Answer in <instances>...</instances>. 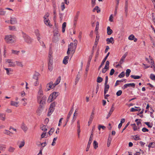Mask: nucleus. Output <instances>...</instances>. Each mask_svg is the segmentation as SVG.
<instances>
[{"label":"nucleus","mask_w":155,"mask_h":155,"mask_svg":"<svg viewBox=\"0 0 155 155\" xmlns=\"http://www.w3.org/2000/svg\"><path fill=\"white\" fill-rule=\"evenodd\" d=\"M74 43L71 42L68 46V48L67 52V54L68 55L70 54V51H71L74 53L76 48L78 41L75 39L74 40Z\"/></svg>","instance_id":"nucleus-1"},{"label":"nucleus","mask_w":155,"mask_h":155,"mask_svg":"<svg viewBox=\"0 0 155 155\" xmlns=\"http://www.w3.org/2000/svg\"><path fill=\"white\" fill-rule=\"evenodd\" d=\"M5 39L7 43L12 44L15 42V37L12 35H9L5 36Z\"/></svg>","instance_id":"nucleus-2"},{"label":"nucleus","mask_w":155,"mask_h":155,"mask_svg":"<svg viewBox=\"0 0 155 155\" xmlns=\"http://www.w3.org/2000/svg\"><path fill=\"white\" fill-rule=\"evenodd\" d=\"M60 34L58 29H55L53 31V36L52 41L54 42H56L60 39Z\"/></svg>","instance_id":"nucleus-3"},{"label":"nucleus","mask_w":155,"mask_h":155,"mask_svg":"<svg viewBox=\"0 0 155 155\" xmlns=\"http://www.w3.org/2000/svg\"><path fill=\"white\" fill-rule=\"evenodd\" d=\"M22 36L23 38L25 41L28 44L31 43L32 40L28 35L23 32H22Z\"/></svg>","instance_id":"nucleus-4"},{"label":"nucleus","mask_w":155,"mask_h":155,"mask_svg":"<svg viewBox=\"0 0 155 155\" xmlns=\"http://www.w3.org/2000/svg\"><path fill=\"white\" fill-rule=\"evenodd\" d=\"M49 14L48 13H46L44 17V22L45 24L47 26L49 27H51L52 26L51 24L50 23V21L48 18V17Z\"/></svg>","instance_id":"nucleus-5"},{"label":"nucleus","mask_w":155,"mask_h":155,"mask_svg":"<svg viewBox=\"0 0 155 155\" xmlns=\"http://www.w3.org/2000/svg\"><path fill=\"white\" fill-rule=\"evenodd\" d=\"M46 99V97L45 95L43 96L42 100H41L40 97H39L38 103L40 104V107H43V106L45 104Z\"/></svg>","instance_id":"nucleus-6"},{"label":"nucleus","mask_w":155,"mask_h":155,"mask_svg":"<svg viewBox=\"0 0 155 155\" xmlns=\"http://www.w3.org/2000/svg\"><path fill=\"white\" fill-rule=\"evenodd\" d=\"M6 62L7 64H8V66L9 67H15L16 66L15 62L13 61L12 60L7 59L6 60Z\"/></svg>","instance_id":"nucleus-7"},{"label":"nucleus","mask_w":155,"mask_h":155,"mask_svg":"<svg viewBox=\"0 0 155 155\" xmlns=\"http://www.w3.org/2000/svg\"><path fill=\"white\" fill-rule=\"evenodd\" d=\"M10 23L12 25L17 24L18 21L17 18L15 17H10Z\"/></svg>","instance_id":"nucleus-8"},{"label":"nucleus","mask_w":155,"mask_h":155,"mask_svg":"<svg viewBox=\"0 0 155 155\" xmlns=\"http://www.w3.org/2000/svg\"><path fill=\"white\" fill-rule=\"evenodd\" d=\"M135 86V84L134 83L127 84H124V86L122 87V88H123L124 89L127 88L128 87H134Z\"/></svg>","instance_id":"nucleus-9"},{"label":"nucleus","mask_w":155,"mask_h":155,"mask_svg":"<svg viewBox=\"0 0 155 155\" xmlns=\"http://www.w3.org/2000/svg\"><path fill=\"white\" fill-rule=\"evenodd\" d=\"M110 54V52H108L105 57L104 59L102 61V62L101 63V65L100 66L98 69L99 70L102 66L104 64L105 62L106 59L107 58V57L109 56Z\"/></svg>","instance_id":"nucleus-10"},{"label":"nucleus","mask_w":155,"mask_h":155,"mask_svg":"<svg viewBox=\"0 0 155 155\" xmlns=\"http://www.w3.org/2000/svg\"><path fill=\"white\" fill-rule=\"evenodd\" d=\"M55 106V102H53L51 103L50 105V107L49 109V112L51 113L53 112L54 110V107Z\"/></svg>","instance_id":"nucleus-11"},{"label":"nucleus","mask_w":155,"mask_h":155,"mask_svg":"<svg viewBox=\"0 0 155 155\" xmlns=\"http://www.w3.org/2000/svg\"><path fill=\"white\" fill-rule=\"evenodd\" d=\"M41 96L43 95V92L42 88L41 85L39 87V90L38 92V95L37 96Z\"/></svg>","instance_id":"nucleus-12"},{"label":"nucleus","mask_w":155,"mask_h":155,"mask_svg":"<svg viewBox=\"0 0 155 155\" xmlns=\"http://www.w3.org/2000/svg\"><path fill=\"white\" fill-rule=\"evenodd\" d=\"M53 83L51 81L48 84L46 85L47 89L45 90L46 91H49L51 88H52Z\"/></svg>","instance_id":"nucleus-13"},{"label":"nucleus","mask_w":155,"mask_h":155,"mask_svg":"<svg viewBox=\"0 0 155 155\" xmlns=\"http://www.w3.org/2000/svg\"><path fill=\"white\" fill-rule=\"evenodd\" d=\"M59 93L58 92H54L52 93L50 95V97H52L53 99H55L59 95Z\"/></svg>","instance_id":"nucleus-14"},{"label":"nucleus","mask_w":155,"mask_h":155,"mask_svg":"<svg viewBox=\"0 0 155 155\" xmlns=\"http://www.w3.org/2000/svg\"><path fill=\"white\" fill-rule=\"evenodd\" d=\"M109 85L107 84V83L104 84V93L105 94L107 92L109 88Z\"/></svg>","instance_id":"nucleus-15"},{"label":"nucleus","mask_w":155,"mask_h":155,"mask_svg":"<svg viewBox=\"0 0 155 155\" xmlns=\"http://www.w3.org/2000/svg\"><path fill=\"white\" fill-rule=\"evenodd\" d=\"M127 55V52H126L122 57L121 58L119 63L120 64H122L124 62V60L125 59Z\"/></svg>","instance_id":"nucleus-16"},{"label":"nucleus","mask_w":155,"mask_h":155,"mask_svg":"<svg viewBox=\"0 0 155 155\" xmlns=\"http://www.w3.org/2000/svg\"><path fill=\"white\" fill-rule=\"evenodd\" d=\"M106 41H107V44H109L110 43L113 44L114 42V38L112 37L107 38L106 39Z\"/></svg>","instance_id":"nucleus-17"},{"label":"nucleus","mask_w":155,"mask_h":155,"mask_svg":"<svg viewBox=\"0 0 155 155\" xmlns=\"http://www.w3.org/2000/svg\"><path fill=\"white\" fill-rule=\"evenodd\" d=\"M40 75V74L38 72H36L35 73L33 76V78L36 80H38V76Z\"/></svg>","instance_id":"nucleus-18"},{"label":"nucleus","mask_w":155,"mask_h":155,"mask_svg":"<svg viewBox=\"0 0 155 155\" xmlns=\"http://www.w3.org/2000/svg\"><path fill=\"white\" fill-rule=\"evenodd\" d=\"M35 33L37 39L38 40H39L41 38L40 37V34L39 32V31L38 30H36L35 31Z\"/></svg>","instance_id":"nucleus-19"},{"label":"nucleus","mask_w":155,"mask_h":155,"mask_svg":"<svg viewBox=\"0 0 155 155\" xmlns=\"http://www.w3.org/2000/svg\"><path fill=\"white\" fill-rule=\"evenodd\" d=\"M6 115L5 114L3 113H0V120L3 121H4L5 120Z\"/></svg>","instance_id":"nucleus-20"},{"label":"nucleus","mask_w":155,"mask_h":155,"mask_svg":"<svg viewBox=\"0 0 155 155\" xmlns=\"http://www.w3.org/2000/svg\"><path fill=\"white\" fill-rule=\"evenodd\" d=\"M21 128L25 132L28 130V128L24 123H22L21 126Z\"/></svg>","instance_id":"nucleus-21"},{"label":"nucleus","mask_w":155,"mask_h":155,"mask_svg":"<svg viewBox=\"0 0 155 155\" xmlns=\"http://www.w3.org/2000/svg\"><path fill=\"white\" fill-rule=\"evenodd\" d=\"M69 59V57L68 56H65L64 58L63 62L65 64H66L68 63V61Z\"/></svg>","instance_id":"nucleus-22"},{"label":"nucleus","mask_w":155,"mask_h":155,"mask_svg":"<svg viewBox=\"0 0 155 155\" xmlns=\"http://www.w3.org/2000/svg\"><path fill=\"white\" fill-rule=\"evenodd\" d=\"M18 102H16L12 101H11L10 104L11 106L17 107L18 106Z\"/></svg>","instance_id":"nucleus-23"},{"label":"nucleus","mask_w":155,"mask_h":155,"mask_svg":"<svg viewBox=\"0 0 155 155\" xmlns=\"http://www.w3.org/2000/svg\"><path fill=\"white\" fill-rule=\"evenodd\" d=\"M107 34L109 35H111L113 32L112 30L110 28V27L109 26H108L107 27Z\"/></svg>","instance_id":"nucleus-24"},{"label":"nucleus","mask_w":155,"mask_h":155,"mask_svg":"<svg viewBox=\"0 0 155 155\" xmlns=\"http://www.w3.org/2000/svg\"><path fill=\"white\" fill-rule=\"evenodd\" d=\"M15 63H16V64L17 66L21 67H23V65L22 62L18 61H15Z\"/></svg>","instance_id":"nucleus-25"},{"label":"nucleus","mask_w":155,"mask_h":155,"mask_svg":"<svg viewBox=\"0 0 155 155\" xmlns=\"http://www.w3.org/2000/svg\"><path fill=\"white\" fill-rule=\"evenodd\" d=\"M42 107H39L37 110L36 112L38 115H40L42 111Z\"/></svg>","instance_id":"nucleus-26"},{"label":"nucleus","mask_w":155,"mask_h":155,"mask_svg":"<svg viewBox=\"0 0 155 155\" xmlns=\"http://www.w3.org/2000/svg\"><path fill=\"white\" fill-rule=\"evenodd\" d=\"M3 133L5 134L8 135L10 136H11V134H12V133L11 132H10L8 130H5L4 131Z\"/></svg>","instance_id":"nucleus-27"},{"label":"nucleus","mask_w":155,"mask_h":155,"mask_svg":"<svg viewBox=\"0 0 155 155\" xmlns=\"http://www.w3.org/2000/svg\"><path fill=\"white\" fill-rule=\"evenodd\" d=\"M66 26V22H64L62 25V32L63 33L65 31Z\"/></svg>","instance_id":"nucleus-28"},{"label":"nucleus","mask_w":155,"mask_h":155,"mask_svg":"<svg viewBox=\"0 0 155 155\" xmlns=\"http://www.w3.org/2000/svg\"><path fill=\"white\" fill-rule=\"evenodd\" d=\"M142 75L141 76H138V75H131L130 76V77L134 79H140Z\"/></svg>","instance_id":"nucleus-29"},{"label":"nucleus","mask_w":155,"mask_h":155,"mask_svg":"<svg viewBox=\"0 0 155 155\" xmlns=\"http://www.w3.org/2000/svg\"><path fill=\"white\" fill-rule=\"evenodd\" d=\"M9 29L11 31H16V27L15 26H9L8 27Z\"/></svg>","instance_id":"nucleus-30"},{"label":"nucleus","mask_w":155,"mask_h":155,"mask_svg":"<svg viewBox=\"0 0 155 155\" xmlns=\"http://www.w3.org/2000/svg\"><path fill=\"white\" fill-rule=\"evenodd\" d=\"M20 52V51H19L15 50H12V54L16 55H18Z\"/></svg>","instance_id":"nucleus-31"},{"label":"nucleus","mask_w":155,"mask_h":155,"mask_svg":"<svg viewBox=\"0 0 155 155\" xmlns=\"http://www.w3.org/2000/svg\"><path fill=\"white\" fill-rule=\"evenodd\" d=\"M38 41L40 43L41 45L43 48H46L45 45L43 41L40 40V39Z\"/></svg>","instance_id":"nucleus-32"},{"label":"nucleus","mask_w":155,"mask_h":155,"mask_svg":"<svg viewBox=\"0 0 155 155\" xmlns=\"http://www.w3.org/2000/svg\"><path fill=\"white\" fill-rule=\"evenodd\" d=\"M52 51L51 49L50 48L49 50V54H48V57L49 58H52Z\"/></svg>","instance_id":"nucleus-33"},{"label":"nucleus","mask_w":155,"mask_h":155,"mask_svg":"<svg viewBox=\"0 0 155 155\" xmlns=\"http://www.w3.org/2000/svg\"><path fill=\"white\" fill-rule=\"evenodd\" d=\"M94 112L93 111H92V112L91 113V114L90 115V117L89 118V120H90V121H92L93 120L94 118Z\"/></svg>","instance_id":"nucleus-34"},{"label":"nucleus","mask_w":155,"mask_h":155,"mask_svg":"<svg viewBox=\"0 0 155 155\" xmlns=\"http://www.w3.org/2000/svg\"><path fill=\"white\" fill-rule=\"evenodd\" d=\"M5 69L6 71V73L8 75H9L10 74V72H12V70L11 68H5Z\"/></svg>","instance_id":"nucleus-35"},{"label":"nucleus","mask_w":155,"mask_h":155,"mask_svg":"<svg viewBox=\"0 0 155 155\" xmlns=\"http://www.w3.org/2000/svg\"><path fill=\"white\" fill-rule=\"evenodd\" d=\"M41 129L44 132L46 131L47 130V126L45 125H43L42 127H41Z\"/></svg>","instance_id":"nucleus-36"},{"label":"nucleus","mask_w":155,"mask_h":155,"mask_svg":"<svg viewBox=\"0 0 155 155\" xmlns=\"http://www.w3.org/2000/svg\"><path fill=\"white\" fill-rule=\"evenodd\" d=\"M25 143L24 140L21 141L19 146V148H21L23 147L25 145Z\"/></svg>","instance_id":"nucleus-37"},{"label":"nucleus","mask_w":155,"mask_h":155,"mask_svg":"<svg viewBox=\"0 0 155 155\" xmlns=\"http://www.w3.org/2000/svg\"><path fill=\"white\" fill-rule=\"evenodd\" d=\"M148 147H155V143L154 142H151L149 143L148 146Z\"/></svg>","instance_id":"nucleus-38"},{"label":"nucleus","mask_w":155,"mask_h":155,"mask_svg":"<svg viewBox=\"0 0 155 155\" xmlns=\"http://www.w3.org/2000/svg\"><path fill=\"white\" fill-rule=\"evenodd\" d=\"M98 144L97 142L94 140L93 142V146L94 148L96 149L98 147Z\"/></svg>","instance_id":"nucleus-39"},{"label":"nucleus","mask_w":155,"mask_h":155,"mask_svg":"<svg viewBox=\"0 0 155 155\" xmlns=\"http://www.w3.org/2000/svg\"><path fill=\"white\" fill-rule=\"evenodd\" d=\"M6 148V147L5 145L0 144V150L4 151Z\"/></svg>","instance_id":"nucleus-40"},{"label":"nucleus","mask_w":155,"mask_h":155,"mask_svg":"<svg viewBox=\"0 0 155 155\" xmlns=\"http://www.w3.org/2000/svg\"><path fill=\"white\" fill-rule=\"evenodd\" d=\"M114 109H115V108H114V104H113L112 105L111 107L110 108V110L109 111V112H110L111 113H112L114 111Z\"/></svg>","instance_id":"nucleus-41"},{"label":"nucleus","mask_w":155,"mask_h":155,"mask_svg":"<svg viewBox=\"0 0 155 155\" xmlns=\"http://www.w3.org/2000/svg\"><path fill=\"white\" fill-rule=\"evenodd\" d=\"M131 72V70L130 69H127L126 71V75L127 77L129 76L130 73Z\"/></svg>","instance_id":"nucleus-42"},{"label":"nucleus","mask_w":155,"mask_h":155,"mask_svg":"<svg viewBox=\"0 0 155 155\" xmlns=\"http://www.w3.org/2000/svg\"><path fill=\"white\" fill-rule=\"evenodd\" d=\"M6 13V12L2 10L0 8V15H4Z\"/></svg>","instance_id":"nucleus-43"},{"label":"nucleus","mask_w":155,"mask_h":155,"mask_svg":"<svg viewBox=\"0 0 155 155\" xmlns=\"http://www.w3.org/2000/svg\"><path fill=\"white\" fill-rule=\"evenodd\" d=\"M95 10L97 11V13L100 12L101 11L100 9H99V7L98 6H96L93 10L94 12Z\"/></svg>","instance_id":"nucleus-44"},{"label":"nucleus","mask_w":155,"mask_h":155,"mask_svg":"<svg viewBox=\"0 0 155 155\" xmlns=\"http://www.w3.org/2000/svg\"><path fill=\"white\" fill-rule=\"evenodd\" d=\"M61 80V77L60 76H59L58 77L55 83H56V84H58L60 82Z\"/></svg>","instance_id":"nucleus-45"},{"label":"nucleus","mask_w":155,"mask_h":155,"mask_svg":"<svg viewBox=\"0 0 155 155\" xmlns=\"http://www.w3.org/2000/svg\"><path fill=\"white\" fill-rule=\"evenodd\" d=\"M141 110L140 108L139 109H135L134 108H132L130 110V111L131 112H135L137 111H140Z\"/></svg>","instance_id":"nucleus-46"},{"label":"nucleus","mask_w":155,"mask_h":155,"mask_svg":"<svg viewBox=\"0 0 155 155\" xmlns=\"http://www.w3.org/2000/svg\"><path fill=\"white\" fill-rule=\"evenodd\" d=\"M111 138H108V140L107 143V147H109L110 145L111 142Z\"/></svg>","instance_id":"nucleus-47"},{"label":"nucleus","mask_w":155,"mask_h":155,"mask_svg":"<svg viewBox=\"0 0 155 155\" xmlns=\"http://www.w3.org/2000/svg\"><path fill=\"white\" fill-rule=\"evenodd\" d=\"M15 150V148L10 147L8 150V151L10 152H13Z\"/></svg>","instance_id":"nucleus-48"},{"label":"nucleus","mask_w":155,"mask_h":155,"mask_svg":"<svg viewBox=\"0 0 155 155\" xmlns=\"http://www.w3.org/2000/svg\"><path fill=\"white\" fill-rule=\"evenodd\" d=\"M57 138V137H56L53 139V142L51 143V145L53 146L55 145L56 143L55 141H56Z\"/></svg>","instance_id":"nucleus-49"},{"label":"nucleus","mask_w":155,"mask_h":155,"mask_svg":"<svg viewBox=\"0 0 155 155\" xmlns=\"http://www.w3.org/2000/svg\"><path fill=\"white\" fill-rule=\"evenodd\" d=\"M135 37L133 35H131L128 37V39L130 40H133L134 39Z\"/></svg>","instance_id":"nucleus-50"},{"label":"nucleus","mask_w":155,"mask_h":155,"mask_svg":"<svg viewBox=\"0 0 155 155\" xmlns=\"http://www.w3.org/2000/svg\"><path fill=\"white\" fill-rule=\"evenodd\" d=\"M125 76V73L124 71L122 72L119 75L118 77L120 78H122L124 77Z\"/></svg>","instance_id":"nucleus-51"},{"label":"nucleus","mask_w":155,"mask_h":155,"mask_svg":"<svg viewBox=\"0 0 155 155\" xmlns=\"http://www.w3.org/2000/svg\"><path fill=\"white\" fill-rule=\"evenodd\" d=\"M103 81V79L101 77H98L97 78V82L98 83H101Z\"/></svg>","instance_id":"nucleus-52"},{"label":"nucleus","mask_w":155,"mask_h":155,"mask_svg":"<svg viewBox=\"0 0 155 155\" xmlns=\"http://www.w3.org/2000/svg\"><path fill=\"white\" fill-rule=\"evenodd\" d=\"M134 139V140H140V138L139 137V136H138L137 135H135L133 137Z\"/></svg>","instance_id":"nucleus-53"},{"label":"nucleus","mask_w":155,"mask_h":155,"mask_svg":"<svg viewBox=\"0 0 155 155\" xmlns=\"http://www.w3.org/2000/svg\"><path fill=\"white\" fill-rule=\"evenodd\" d=\"M80 78V77L79 75L78 74L77 76V77L75 79V84H77L78 82L79 79Z\"/></svg>","instance_id":"nucleus-54"},{"label":"nucleus","mask_w":155,"mask_h":155,"mask_svg":"<svg viewBox=\"0 0 155 155\" xmlns=\"http://www.w3.org/2000/svg\"><path fill=\"white\" fill-rule=\"evenodd\" d=\"M150 79L153 80H155V75L153 74H151L150 75Z\"/></svg>","instance_id":"nucleus-55"},{"label":"nucleus","mask_w":155,"mask_h":155,"mask_svg":"<svg viewBox=\"0 0 155 155\" xmlns=\"http://www.w3.org/2000/svg\"><path fill=\"white\" fill-rule=\"evenodd\" d=\"M122 93V91L119 90L117 92L116 94L117 96H120L121 94Z\"/></svg>","instance_id":"nucleus-56"},{"label":"nucleus","mask_w":155,"mask_h":155,"mask_svg":"<svg viewBox=\"0 0 155 155\" xmlns=\"http://www.w3.org/2000/svg\"><path fill=\"white\" fill-rule=\"evenodd\" d=\"M96 0H91V4L92 7H93L96 4Z\"/></svg>","instance_id":"nucleus-57"},{"label":"nucleus","mask_w":155,"mask_h":155,"mask_svg":"<svg viewBox=\"0 0 155 155\" xmlns=\"http://www.w3.org/2000/svg\"><path fill=\"white\" fill-rule=\"evenodd\" d=\"M54 100V99H53L52 97H50V95L48 100L47 101L48 103H50Z\"/></svg>","instance_id":"nucleus-58"},{"label":"nucleus","mask_w":155,"mask_h":155,"mask_svg":"<svg viewBox=\"0 0 155 155\" xmlns=\"http://www.w3.org/2000/svg\"><path fill=\"white\" fill-rule=\"evenodd\" d=\"M73 110H74V107H72V108H71V110H70V111L69 112L68 115L71 116V115L72 114V113L73 112Z\"/></svg>","instance_id":"nucleus-59"},{"label":"nucleus","mask_w":155,"mask_h":155,"mask_svg":"<svg viewBox=\"0 0 155 155\" xmlns=\"http://www.w3.org/2000/svg\"><path fill=\"white\" fill-rule=\"evenodd\" d=\"M91 143H90V142H88L87 148L86 149V151H87L89 150V148L90 147V145L91 144Z\"/></svg>","instance_id":"nucleus-60"},{"label":"nucleus","mask_w":155,"mask_h":155,"mask_svg":"<svg viewBox=\"0 0 155 155\" xmlns=\"http://www.w3.org/2000/svg\"><path fill=\"white\" fill-rule=\"evenodd\" d=\"M54 128H51L50 130V131L48 132V134L50 135L52 134V133L54 132Z\"/></svg>","instance_id":"nucleus-61"},{"label":"nucleus","mask_w":155,"mask_h":155,"mask_svg":"<svg viewBox=\"0 0 155 155\" xmlns=\"http://www.w3.org/2000/svg\"><path fill=\"white\" fill-rule=\"evenodd\" d=\"M150 63L152 64V65L150 66V67L151 68H153L154 67V66H155V65L154 64L153 61L152 59L151 60V61L150 62Z\"/></svg>","instance_id":"nucleus-62"},{"label":"nucleus","mask_w":155,"mask_h":155,"mask_svg":"<svg viewBox=\"0 0 155 155\" xmlns=\"http://www.w3.org/2000/svg\"><path fill=\"white\" fill-rule=\"evenodd\" d=\"M108 69V68H106L104 67V68L102 70V73H105L106 72V71Z\"/></svg>","instance_id":"nucleus-63"},{"label":"nucleus","mask_w":155,"mask_h":155,"mask_svg":"<svg viewBox=\"0 0 155 155\" xmlns=\"http://www.w3.org/2000/svg\"><path fill=\"white\" fill-rule=\"evenodd\" d=\"M145 124H146L149 127L151 128L152 127L153 125L152 124H150V123L148 122H145Z\"/></svg>","instance_id":"nucleus-64"}]
</instances>
